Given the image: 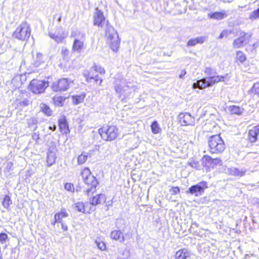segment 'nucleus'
Returning <instances> with one entry per match:
<instances>
[{"label": "nucleus", "instance_id": "nucleus-20", "mask_svg": "<svg viewBox=\"0 0 259 259\" xmlns=\"http://www.w3.org/2000/svg\"><path fill=\"white\" fill-rule=\"evenodd\" d=\"M226 172L231 176H234L236 177H242L244 176L245 174V170L243 169H239L237 168L231 167L229 168H227L226 170Z\"/></svg>", "mask_w": 259, "mask_h": 259}, {"label": "nucleus", "instance_id": "nucleus-30", "mask_svg": "<svg viewBox=\"0 0 259 259\" xmlns=\"http://www.w3.org/2000/svg\"><path fill=\"white\" fill-rule=\"evenodd\" d=\"M188 164L192 168H195L196 169H200L202 165H203L202 163L200 164L198 161L194 159H191L188 161Z\"/></svg>", "mask_w": 259, "mask_h": 259}, {"label": "nucleus", "instance_id": "nucleus-23", "mask_svg": "<svg viewBox=\"0 0 259 259\" xmlns=\"http://www.w3.org/2000/svg\"><path fill=\"white\" fill-rule=\"evenodd\" d=\"M59 128L61 132L63 134H67L69 132V127L65 118H61L59 120Z\"/></svg>", "mask_w": 259, "mask_h": 259}, {"label": "nucleus", "instance_id": "nucleus-16", "mask_svg": "<svg viewBox=\"0 0 259 259\" xmlns=\"http://www.w3.org/2000/svg\"><path fill=\"white\" fill-rule=\"evenodd\" d=\"M68 213L65 208H61L60 210L54 215V220L51 222V224L55 226L57 223H61L62 219L68 217Z\"/></svg>", "mask_w": 259, "mask_h": 259}, {"label": "nucleus", "instance_id": "nucleus-55", "mask_svg": "<svg viewBox=\"0 0 259 259\" xmlns=\"http://www.w3.org/2000/svg\"><path fill=\"white\" fill-rule=\"evenodd\" d=\"M193 226L198 227V224L196 222H193L191 224V228L193 227Z\"/></svg>", "mask_w": 259, "mask_h": 259}, {"label": "nucleus", "instance_id": "nucleus-32", "mask_svg": "<svg viewBox=\"0 0 259 259\" xmlns=\"http://www.w3.org/2000/svg\"><path fill=\"white\" fill-rule=\"evenodd\" d=\"M250 95H256L259 97V82L254 83L251 89L248 91Z\"/></svg>", "mask_w": 259, "mask_h": 259}, {"label": "nucleus", "instance_id": "nucleus-47", "mask_svg": "<svg viewBox=\"0 0 259 259\" xmlns=\"http://www.w3.org/2000/svg\"><path fill=\"white\" fill-rule=\"evenodd\" d=\"M169 192L172 195H176L180 192V189L178 187H172L169 190Z\"/></svg>", "mask_w": 259, "mask_h": 259}, {"label": "nucleus", "instance_id": "nucleus-56", "mask_svg": "<svg viewBox=\"0 0 259 259\" xmlns=\"http://www.w3.org/2000/svg\"><path fill=\"white\" fill-rule=\"evenodd\" d=\"M64 53H66V52H68V51L67 50H65L63 51Z\"/></svg>", "mask_w": 259, "mask_h": 259}, {"label": "nucleus", "instance_id": "nucleus-15", "mask_svg": "<svg viewBox=\"0 0 259 259\" xmlns=\"http://www.w3.org/2000/svg\"><path fill=\"white\" fill-rule=\"evenodd\" d=\"M179 121L183 125H193L195 123L194 118L188 113H181L179 115Z\"/></svg>", "mask_w": 259, "mask_h": 259}, {"label": "nucleus", "instance_id": "nucleus-40", "mask_svg": "<svg viewBox=\"0 0 259 259\" xmlns=\"http://www.w3.org/2000/svg\"><path fill=\"white\" fill-rule=\"evenodd\" d=\"M81 175L82 179H83V181H84L87 178L89 177V176L92 175L91 174L90 169L88 167H85L83 169V170L81 171Z\"/></svg>", "mask_w": 259, "mask_h": 259}, {"label": "nucleus", "instance_id": "nucleus-6", "mask_svg": "<svg viewBox=\"0 0 259 259\" xmlns=\"http://www.w3.org/2000/svg\"><path fill=\"white\" fill-rule=\"evenodd\" d=\"M70 37L74 38L72 50L77 53L81 52L83 48L84 35L77 29L72 30Z\"/></svg>", "mask_w": 259, "mask_h": 259}, {"label": "nucleus", "instance_id": "nucleus-45", "mask_svg": "<svg viewBox=\"0 0 259 259\" xmlns=\"http://www.w3.org/2000/svg\"><path fill=\"white\" fill-rule=\"evenodd\" d=\"M8 238V236L6 233H2L0 234V242L2 244L6 243Z\"/></svg>", "mask_w": 259, "mask_h": 259}, {"label": "nucleus", "instance_id": "nucleus-1", "mask_svg": "<svg viewBox=\"0 0 259 259\" xmlns=\"http://www.w3.org/2000/svg\"><path fill=\"white\" fill-rule=\"evenodd\" d=\"M94 25L102 27L106 25V36L107 38V42L110 45V48L114 52H117L119 46L118 35L115 29L110 25H108V21L103 15V12L98 8L96 9L93 16Z\"/></svg>", "mask_w": 259, "mask_h": 259}, {"label": "nucleus", "instance_id": "nucleus-12", "mask_svg": "<svg viewBox=\"0 0 259 259\" xmlns=\"http://www.w3.org/2000/svg\"><path fill=\"white\" fill-rule=\"evenodd\" d=\"M201 163L206 170H209L211 168L221 165V160L219 158L212 159L209 156H204L202 158Z\"/></svg>", "mask_w": 259, "mask_h": 259}, {"label": "nucleus", "instance_id": "nucleus-11", "mask_svg": "<svg viewBox=\"0 0 259 259\" xmlns=\"http://www.w3.org/2000/svg\"><path fill=\"white\" fill-rule=\"evenodd\" d=\"M72 82L66 78H62L58 81L54 82L52 85L53 90L55 92L64 91L67 90Z\"/></svg>", "mask_w": 259, "mask_h": 259}, {"label": "nucleus", "instance_id": "nucleus-35", "mask_svg": "<svg viewBox=\"0 0 259 259\" xmlns=\"http://www.w3.org/2000/svg\"><path fill=\"white\" fill-rule=\"evenodd\" d=\"M74 207L78 212L84 213V204L82 202H77L74 204Z\"/></svg>", "mask_w": 259, "mask_h": 259}, {"label": "nucleus", "instance_id": "nucleus-7", "mask_svg": "<svg viewBox=\"0 0 259 259\" xmlns=\"http://www.w3.org/2000/svg\"><path fill=\"white\" fill-rule=\"evenodd\" d=\"M115 89L116 93L119 95L120 97L123 96L124 98L128 97L133 90L123 78L116 79Z\"/></svg>", "mask_w": 259, "mask_h": 259}, {"label": "nucleus", "instance_id": "nucleus-59", "mask_svg": "<svg viewBox=\"0 0 259 259\" xmlns=\"http://www.w3.org/2000/svg\"><path fill=\"white\" fill-rule=\"evenodd\" d=\"M258 251H259V247H258Z\"/></svg>", "mask_w": 259, "mask_h": 259}, {"label": "nucleus", "instance_id": "nucleus-4", "mask_svg": "<svg viewBox=\"0 0 259 259\" xmlns=\"http://www.w3.org/2000/svg\"><path fill=\"white\" fill-rule=\"evenodd\" d=\"M208 142L209 151L212 153H221L225 149V143L219 135L211 136Z\"/></svg>", "mask_w": 259, "mask_h": 259}, {"label": "nucleus", "instance_id": "nucleus-31", "mask_svg": "<svg viewBox=\"0 0 259 259\" xmlns=\"http://www.w3.org/2000/svg\"><path fill=\"white\" fill-rule=\"evenodd\" d=\"M88 153L85 152H82L77 157V163L78 164H83L87 160Z\"/></svg>", "mask_w": 259, "mask_h": 259}, {"label": "nucleus", "instance_id": "nucleus-14", "mask_svg": "<svg viewBox=\"0 0 259 259\" xmlns=\"http://www.w3.org/2000/svg\"><path fill=\"white\" fill-rule=\"evenodd\" d=\"M85 184L88 186H90V188H87L85 190V193L88 195H90V193H93L95 191L96 187L98 185V182L96 178L92 175L89 176L84 181Z\"/></svg>", "mask_w": 259, "mask_h": 259}, {"label": "nucleus", "instance_id": "nucleus-26", "mask_svg": "<svg viewBox=\"0 0 259 259\" xmlns=\"http://www.w3.org/2000/svg\"><path fill=\"white\" fill-rule=\"evenodd\" d=\"M56 159V156L55 152L52 151H48L46 160L47 166L49 167L52 166L55 162Z\"/></svg>", "mask_w": 259, "mask_h": 259}, {"label": "nucleus", "instance_id": "nucleus-42", "mask_svg": "<svg viewBox=\"0 0 259 259\" xmlns=\"http://www.w3.org/2000/svg\"><path fill=\"white\" fill-rule=\"evenodd\" d=\"M204 73L208 76H212L216 74L215 70L210 67H206L204 70Z\"/></svg>", "mask_w": 259, "mask_h": 259}, {"label": "nucleus", "instance_id": "nucleus-24", "mask_svg": "<svg viewBox=\"0 0 259 259\" xmlns=\"http://www.w3.org/2000/svg\"><path fill=\"white\" fill-rule=\"evenodd\" d=\"M190 256V252L185 248L179 250L175 254L176 259H186Z\"/></svg>", "mask_w": 259, "mask_h": 259}, {"label": "nucleus", "instance_id": "nucleus-41", "mask_svg": "<svg viewBox=\"0 0 259 259\" xmlns=\"http://www.w3.org/2000/svg\"><path fill=\"white\" fill-rule=\"evenodd\" d=\"M37 123V121L35 118H31L29 119L28 124L30 127H32L34 131L36 130L37 126L36 124Z\"/></svg>", "mask_w": 259, "mask_h": 259}, {"label": "nucleus", "instance_id": "nucleus-54", "mask_svg": "<svg viewBox=\"0 0 259 259\" xmlns=\"http://www.w3.org/2000/svg\"><path fill=\"white\" fill-rule=\"evenodd\" d=\"M49 128L50 130H51L54 131L56 129V126L55 125H54L53 126H49Z\"/></svg>", "mask_w": 259, "mask_h": 259}, {"label": "nucleus", "instance_id": "nucleus-49", "mask_svg": "<svg viewBox=\"0 0 259 259\" xmlns=\"http://www.w3.org/2000/svg\"><path fill=\"white\" fill-rule=\"evenodd\" d=\"M229 33H230V32H229L228 30H223L220 34V35L219 37V38L222 39L224 37H226L229 34Z\"/></svg>", "mask_w": 259, "mask_h": 259}, {"label": "nucleus", "instance_id": "nucleus-17", "mask_svg": "<svg viewBox=\"0 0 259 259\" xmlns=\"http://www.w3.org/2000/svg\"><path fill=\"white\" fill-rule=\"evenodd\" d=\"M245 35L246 34L244 32L240 33V36L235 39L233 43V46L234 48H241L248 43V40L246 39Z\"/></svg>", "mask_w": 259, "mask_h": 259}, {"label": "nucleus", "instance_id": "nucleus-18", "mask_svg": "<svg viewBox=\"0 0 259 259\" xmlns=\"http://www.w3.org/2000/svg\"><path fill=\"white\" fill-rule=\"evenodd\" d=\"M259 134V125L254 126L248 133V139L251 143L255 142Z\"/></svg>", "mask_w": 259, "mask_h": 259}, {"label": "nucleus", "instance_id": "nucleus-53", "mask_svg": "<svg viewBox=\"0 0 259 259\" xmlns=\"http://www.w3.org/2000/svg\"><path fill=\"white\" fill-rule=\"evenodd\" d=\"M186 71L185 70H182L181 73L179 75V77L180 78H183V77L186 75Z\"/></svg>", "mask_w": 259, "mask_h": 259}, {"label": "nucleus", "instance_id": "nucleus-51", "mask_svg": "<svg viewBox=\"0 0 259 259\" xmlns=\"http://www.w3.org/2000/svg\"><path fill=\"white\" fill-rule=\"evenodd\" d=\"M65 189L68 191H71L74 188L73 185L70 183H67L65 185Z\"/></svg>", "mask_w": 259, "mask_h": 259}, {"label": "nucleus", "instance_id": "nucleus-9", "mask_svg": "<svg viewBox=\"0 0 259 259\" xmlns=\"http://www.w3.org/2000/svg\"><path fill=\"white\" fill-rule=\"evenodd\" d=\"M49 36L56 42L59 43L61 42L67 35L61 27H55L52 28L49 33Z\"/></svg>", "mask_w": 259, "mask_h": 259}, {"label": "nucleus", "instance_id": "nucleus-28", "mask_svg": "<svg viewBox=\"0 0 259 259\" xmlns=\"http://www.w3.org/2000/svg\"><path fill=\"white\" fill-rule=\"evenodd\" d=\"M85 97V94L73 96H72V102L74 105H77L83 101Z\"/></svg>", "mask_w": 259, "mask_h": 259}, {"label": "nucleus", "instance_id": "nucleus-21", "mask_svg": "<svg viewBox=\"0 0 259 259\" xmlns=\"http://www.w3.org/2000/svg\"><path fill=\"white\" fill-rule=\"evenodd\" d=\"M106 199V197L104 194H100L90 199V204L92 205L96 206L99 204L105 202Z\"/></svg>", "mask_w": 259, "mask_h": 259}, {"label": "nucleus", "instance_id": "nucleus-3", "mask_svg": "<svg viewBox=\"0 0 259 259\" xmlns=\"http://www.w3.org/2000/svg\"><path fill=\"white\" fill-rule=\"evenodd\" d=\"M102 139L106 141H112L119 135L118 128L113 125H105L99 129Z\"/></svg>", "mask_w": 259, "mask_h": 259}, {"label": "nucleus", "instance_id": "nucleus-13", "mask_svg": "<svg viewBox=\"0 0 259 259\" xmlns=\"http://www.w3.org/2000/svg\"><path fill=\"white\" fill-rule=\"evenodd\" d=\"M83 76L88 82L91 83L94 81L97 83L99 81V85H101L102 82V79L99 78L98 75L96 72V70L93 67L90 69V71H84Z\"/></svg>", "mask_w": 259, "mask_h": 259}, {"label": "nucleus", "instance_id": "nucleus-10", "mask_svg": "<svg viewBox=\"0 0 259 259\" xmlns=\"http://www.w3.org/2000/svg\"><path fill=\"white\" fill-rule=\"evenodd\" d=\"M207 187V182L202 181L196 185L190 187L186 192L198 197L202 195L204 192V189Z\"/></svg>", "mask_w": 259, "mask_h": 259}, {"label": "nucleus", "instance_id": "nucleus-57", "mask_svg": "<svg viewBox=\"0 0 259 259\" xmlns=\"http://www.w3.org/2000/svg\"><path fill=\"white\" fill-rule=\"evenodd\" d=\"M257 205H258V206L259 207V199L258 200V201L257 202Z\"/></svg>", "mask_w": 259, "mask_h": 259}, {"label": "nucleus", "instance_id": "nucleus-36", "mask_svg": "<svg viewBox=\"0 0 259 259\" xmlns=\"http://www.w3.org/2000/svg\"><path fill=\"white\" fill-rule=\"evenodd\" d=\"M151 131L154 134H158L160 131L159 124L156 121L152 122L151 125Z\"/></svg>", "mask_w": 259, "mask_h": 259}, {"label": "nucleus", "instance_id": "nucleus-33", "mask_svg": "<svg viewBox=\"0 0 259 259\" xmlns=\"http://www.w3.org/2000/svg\"><path fill=\"white\" fill-rule=\"evenodd\" d=\"M95 243L97 247L102 251L106 249V246L105 243L102 241L100 238H97L95 240Z\"/></svg>", "mask_w": 259, "mask_h": 259}, {"label": "nucleus", "instance_id": "nucleus-46", "mask_svg": "<svg viewBox=\"0 0 259 259\" xmlns=\"http://www.w3.org/2000/svg\"><path fill=\"white\" fill-rule=\"evenodd\" d=\"M94 68L96 70V72L100 73V74H104L105 73V70L103 68L99 66H94Z\"/></svg>", "mask_w": 259, "mask_h": 259}, {"label": "nucleus", "instance_id": "nucleus-8", "mask_svg": "<svg viewBox=\"0 0 259 259\" xmlns=\"http://www.w3.org/2000/svg\"><path fill=\"white\" fill-rule=\"evenodd\" d=\"M48 85V81L33 79L30 82L29 87L33 93L37 94L43 93Z\"/></svg>", "mask_w": 259, "mask_h": 259}, {"label": "nucleus", "instance_id": "nucleus-25", "mask_svg": "<svg viewBox=\"0 0 259 259\" xmlns=\"http://www.w3.org/2000/svg\"><path fill=\"white\" fill-rule=\"evenodd\" d=\"M110 237L115 240H119L120 242H123L124 240L123 233L119 230H114L111 232Z\"/></svg>", "mask_w": 259, "mask_h": 259}, {"label": "nucleus", "instance_id": "nucleus-52", "mask_svg": "<svg viewBox=\"0 0 259 259\" xmlns=\"http://www.w3.org/2000/svg\"><path fill=\"white\" fill-rule=\"evenodd\" d=\"M61 224V228L64 231H67L68 230V227L66 224L63 223L62 222L60 223Z\"/></svg>", "mask_w": 259, "mask_h": 259}, {"label": "nucleus", "instance_id": "nucleus-37", "mask_svg": "<svg viewBox=\"0 0 259 259\" xmlns=\"http://www.w3.org/2000/svg\"><path fill=\"white\" fill-rule=\"evenodd\" d=\"M12 203V201L10 199V197L8 195H5L3 199L2 204L3 206L6 208H8L10 204Z\"/></svg>", "mask_w": 259, "mask_h": 259}, {"label": "nucleus", "instance_id": "nucleus-58", "mask_svg": "<svg viewBox=\"0 0 259 259\" xmlns=\"http://www.w3.org/2000/svg\"><path fill=\"white\" fill-rule=\"evenodd\" d=\"M213 127H216V125H213Z\"/></svg>", "mask_w": 259, "mask_h": 259}, {"label": "nucleus", "instance_id": "nucleus-29", "mask_svg": "<svg viewBox=\"0 0 259 259\" xmlns=\"http://www.w3.org/2000/svg\"><path fill=\"white\" fill-rule=\"evenodd\" d=\"M230 111L232 114L240 115L243 113V109L239 106H232L229 107Z\"/></svg>", "mask_w": 259, "mask_h": 259}, {"label": "nucleus", "instance_id": "nucleus-22", "mask_svg": "<svg viewBox=\"0 0 259 259\" xmlns=\"http://www.w3.org/2000/svg\"><path fill=\"white\" fill-rule=\"evenodd\" d=\"M13 163L5 158H0V168H4L5 172L9 171L13 166Z\"/></svg>", "mask_w": 259, "mask_h": 259}, {"label": "nucleus", "instance_id": "nucleus-44", "mask_svg": "<svg viewBox=\"0 0 259 259\" xmlns=\"http://www.w3.org/2000/svg\"><path fill=\"white\" fill-rule=\"evenodd\" d=\"M249 18L250 19H256L259 18V8L250 14Z\"/></svg>", "mask_w": 259, "mask_h": 259}, {"label": "nucleus", "instance_id": "nucleus-27", "mask_svg": "<svg viewBox=\"0 0 259 259\" xmlns=\"http://www.w3.org/2000/svg\"><path fill=\"white\" fill-rule=\"evenodd\" d=\"M206 39L205 36H199L196 38L191 39L187 42L188 46H194L198 44L203 43Z\"/></svg>", "mask_w": 259, "mask_h": 259}, {"label": "nucleus", "instance_id": "nucleus-2", "mask_svg": "<svg viewBox=\"0 0 259 259\" xmlns=\"http://www.w3.org/2000/svg\"><path fill=\"white\" fill-rule=\"evenodd\" d=\"M230 78L228 74H225L224 75H213L212 76H208L197 80L196 82L193 83L192 87L194 89H204L220 82H224L227 83Z\"/></svg>", "mask_w": 259, "mask_h": 259}, {"label": "nucleus", "instance_id": "nucleus-43", "mask_svg": "<svg viewBox=\"0 0 259 259\" xmlns=\"http://www.w3.org/2000/svg\"><path fill=\"white\" fill-rule=\"evenodd\" d=\"M43 62L42 60V55L40 53H37L36 54V61L34 63V65L36 67L39 66Z\"/></svg>", "mask_w": 259, "mask_h": 259}, {"label": "nucleus", "instance_id": "nucleus-48", "mask_svg": "<svg viewBox=\"0 0 259 259\" xmlns=\"http://www.w3.org/2000/svg\"><path fill=\"white\" fill-rule=\"evenodd\" d=\"M32 138L36 143H38V140H39V133L37 132L33 133L32 135Z\"/></svg>", "mask_w": 259, "mask_h": 259}, {"label": "nucleus", "instance_id": "nucleus-19", "mask_svg": "<svg viewBox=\"0 0 259 259\" xmlns=\"http://www.w3.org/2000/svg\"><path fill=\"white\" fill-rule=\"evenodd\" d=\"M228 16V14L225 10H222L220 12H215L209 13L208 17L212 19L221 20L225 19Z\"/></svg>", "mask_w": 259, "mask_h": 259}, {"label": "nucleus", "instance_id": "nucleus-39", "mask_svg": "<svg viewBox=\"0 0 259 259\" xmlns=\"http://www.w3.org/2000/svg\"><path fill=\"white\" fill-rule=\"evenodd\" d=\"M236 59L240 62L243 63L246 60V56L242 52L238 51L236 53Z\"/></svg>", "mask_w": 259, "mask_h": 259}, {"label": "nucleus", "instance_id": "nucleus-50", "mask_svg": "<svg viewBox=\"0 0 259 259\" xmlns=\"http://www.w3.org/2000/svg\"><path fill=\"white\" fill-rule=\"evenodd\" d=\"M19 104L20 107L26 106L29 104V101L27 99H25L22 101H20Z\"/></svg>", "mask_w": 259, "mask_h": 259}, {"label": "nucleus", "instance_id": "nucleus-34", "mask_svg": "<svg viewBox=\"0 0 259 259\" xmlns=\"http://www.w3.org/2000/svg\"><path fill=\"white\" fill-rule=\"evenodd\" d=\"M65 98L62 96H55L53 98L55 105L57 106H62Z\"/></svg>", "mask_w": 259, "mask_h": 259}, {"label": "nucleus", "instance_id": "nucleus-5", "mask_svg": "<svg viewBox=\"0 0 259 259\" xmlns=\"http://www.w3.org/2000/svg\"><path fill=\"white\" fill-rule=\"evenodd\" d=\"M31 29L29 24L26 21L22 22L13 33V36L21 40H25L29 38Z\"/></svg>", "mask_w": 259, "mask_h": 259}, {"label": "nucleus", "instance_id": "nucleus-38", "mask_svg": "<svg viewBox=\"0 0 259 259\" xmlns=\"http://www.w3.org/2000/svg\"><path fill=\"white\" fill-rule=\"evenodd\" d=\"M41 110L47 115L50 116L52 114V111L50 108L46 104L40 105Z\"/></svg>", "mask_w": 259, "mask_h": 259}]
</instances>
